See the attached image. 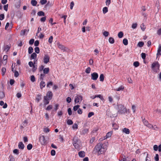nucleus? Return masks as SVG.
Returning a JSON list of instances; mask_svg holds the SVG:
<instances>
[{
  "mask_svg": "<svg viewBox=\"0 0 161 161\" xmlns=\"http://www.w3.org/2000/svg\"><path fill=\"white\" fill-rule=\"evenodd\" d=\"M37 15L39 16H44L45 15V13L42 11H40L38 12Z\"/></svg>",
  "mask_w": 161,
  "mask_h": 161,
  "instance_id": "c85d7f7f",
  "label": "nucleus"
},
{
  "mask_svg": "<svg viewBox=\"0 0 161 161\" xmlns=\"http://www.w3.org/2000/svg\"><path fill=\"white\" fill-rule=\"evenodd\" d=\"M34 41V39H32L29 41V44L31 45H32L33 44Z\"/></svg>",
  "mask_w": 161,
  "mask_h": 161,
  "instance_id": "338daca9",
  "label": "nucleus"
},
{
  "mask_svg": "<svg viewBox=\"0 0 161 161\" xmlns=\"http://www.w3.org/2000/svg\"><path fill=\"white\" fill-rule=\"evenodd\" d=\"M42 99V95L38 94L36 98V101L37 103L39 102Z\"/></svg>",
  "mask_w": 161,
  "mask_h": 161,
  "instance_id": "dca6fc26",
  "label": "nucleus"
},
{
  "mask_svg": "<svg viewBox=\"0 0 161 161\" xmlns=\"http://www.w3.org/2000/svg\"><path fill=\"white\" fill-rule=\"evenodd\" d=\"M29 30H27L26 29H24V30H22L20 33V35L21 36H24L25 35V33L26 32H28Z\"/></svg>",
  "mask_w": 161,
  "mask_h": 161,
  "instance_id": "412c9836",
  "label": "nucleus"
},
{
  "mask_svg": "<svg viewBox=\"0 0 161 161\" xmlns=\"http://www.w3.org/2000/svg\"><path fill=\"white\" fill-rule=\"evenodd\" d=\"M78 155L80 157L83 158L85 156V153L84 151H80L78 153Z\"/></svg>",
  "mask_w": 161,
  "mask_h": 161,
  "instance_id": "4468645a",
  "label": "nucleus"
},
{
  "mask_svg": "<svg viewBox=\"0 0 161 161\" xmlns=\"http://www.w3.org/2000/svg\"><path fill=\"white\" fill-rule=\"evenodd\" d=\"M46 86V83L45 82L42 80L40 83V87L41 89H42Z\"/></svg>",
  "mask_w": 161,
  "mask_h": 161,
  "instance_id": "2eb2a0df",
  "label": "nucleus"
},
{
  "mask_svg": "<svg viewBox=\"0 0 161 161\" xmlns=\"http://www.w3.org/2000/svg\"><path fill=\"white\" fill-rule=\"evenodd\" d=\"M73 144L75 149L78 150H80L81 142L79 139L76 137H74L73 139Z\"/></svg>",
  "mask_w": 161,
  "mask_h": 161,
  "instance_id": "f03ea898",
  "label": "nucleus"
},
{
  "mask_svg": "<svg viewBox=\"0 0 161 161\" xmlns=\"http://www.w3.org/2000/svg\"><path fill=\"white\" fill-rule=\"evenodd\" d=\"M123 43L125 45H127L128 44V41L127 39L125 38L123 40Z\"/></svg>",
  "mask_w": 161,
  "mask_h": 161,
  "instance_id": "7c9ffc66",
  "label": "nucleus"
},
{
  "mask_svg": "<svg viewBox=\"0 0 161 161\" xmlns=\"http://www.w3.org/2000/svg\"><path fill=\"white\" fill-rule=\"evenodd\" d=\"M141 57L144 60L145 59L146 57V54L143 53H142L141 54Z\"/></svg>",
  "mask_w": 161,
  "mask_h": 161,
  "instance_id": "052dcab7",
  "label": "nucleus"
},
{
  "mask_svg": "<svg viewBox=\"0 0 161 161\" xmlns=\"http://www.w3.org/2000/svg\"><path fill=\"white\" fill-rule=\"evenodd\" d=\"M39 42L38 40L34 42V46L36 47H37L39 45Z\"/></svg>",
  "mask_w": 161,
  "mask_h": 161,
  "instance_id": "e2e57ef3",
  "label": "nucleus"
},
{
  "mask_svg": "<svg viewBox=\"0 0 161 161\" xmlns=\"http://www.w3.org/2000/svg\"><path fill=\"white\" fill-rule=\"evenodd\" d=\"M31 80L32 82L35 81V78L34 75H32L31 76Z\"/></svg>",
  "mask_w": 161,
  "mask_h": 161,
  "instance_id": "de8ad7c7",
  "label": "nucleus"
},
{
  "mask_svg": "<svg viewBox=\"0 0 161 161\" xmlns=\"http://www.w3.org/2000/svg\"><path fill=\"white\" fill-rule=\"evenodd\" d=\"M96 97H97L99 98L102 100H104V99L103 98V97L101 95H100V94H99V95H96Z\"/></svg>",
  "mask_w": 161,
  "mask_h": 161,
  "instance_id": "4d7b16f0",
  "label": "nucleus"
},
{
  "mask_svg": "<svg viewBox=\"0 0 161 161\" xmlns=\"http://www.w3.org/2000/svg\"><path fill=\"white\" fill-rule=\"evenodd\" d=\"M10 161H14L15 159L14 157L11 155H10L9 157Z\"/></svg>",
  "mask_w": 161,
  "mask_h": 161,
  "instance_id": "49530a36",
  "label": "nucleus"
},
{
  "mask_svg": "<svg viewBox=\"0 0 161 161\" xmlns=\"http://www.w3.org/2000/svg\"><path fill=\"white\" fill-rule=\"evenodd\" d=\"M144 45V43L142 42H139L137 45V46L140 47H142Z\"/></svg>",
  "mask_w": 161,
  "mask_h": 161,
  "instance_id": "c756f323",
  "label": "nucleus"
},
{
  "mask_svg": "<svg viewBox=\"0 0 161 161\" xmlns=\"http://www.w3.org/2000/svg\"><path fill=\"white\" fill-rule=\"evenodd\" d=\"M108 11V8L107 7H105L103 8V13L104 14H106V13H107Z\"/></svg>",
  "mask_w": 161,
  "mask_h": 161,
  "instance_id": "cd10ccee",
  "label": "nucleus"
},
{
  "mask_svg": "<svg viewBox=\"0 0 161 161\" xmlns=\"http://www.w3.org/2000/svg\"><path fill=\"white\" fill-rule=\"evenodd\" d=\"M11 47V45L10 44L7 45L4 47V50L8 52L9 49Z\"/></svg>",
  "mask_w": 161,
  "mask_h": 161,
  "instance_id": "6ab92c4d",
  "label": "nucleus"
},
{
  "mask_svg": "<svg viewBox=\"0 0 161 161\" xmlns=\"http://www.w3.org/2000/svg\"><path fill=\"white\" fill-rule=\"evenodd\" d=\"M25 145L22 142H20L19 143L18 147L19 149L23 150L24 149Z\"/></svg>",
  "mask_w": 161,
  "mask_h": 161,
  "instance_id": "ddd939ff",
  "label": "nucleus"
},
{
  "mask_svg": "<svg viewBox=\"0 0 161 161\" xmlns=\"http://www.w3.org/2000/svg\"><path fill=\"white\" fill-rule=\"evenodd\" d=\"M36 11L35 9L32 10V12L31 13V16L32 17H33L36 15Z\"/></svg>",
  "mask_w": 161,
  "mask_h": 161,
  "instance_id": "4c0bfd02",
  "label": "nucleus"
},
{
  "mask_svg": "<svg viewBox=\"0 0 161 161\" xmlns=\"http://www.w3.org/2000/svg\"><path fill=\"white\" fill-rule=\"evenodd\" d=\"M123 35H124V34L123 33V32L122 31H120L119 32L118 34V37L119 38H121L122 37H123Z\"/></svg>",
  "mask_w": 161,
  "mask_h": 161,
  "instance_id": "473e14b6",
  "label": "nucleus"
},
{
  "mask_svg": "<svg viewBox=\"0 0 161 161\" xmlns=\"http://www.w3.org/2000/svg\"><path fill=\"white\" fill-rule=\"evenodd\" d=\"M14 76L15 77H17L19 76V74L17 71H15L14 72Z\"/></svg>",
  "mask_w": 161,
  "mask_h": 161,
  "instance_id": "680f3d73",
  "label": "nucleus"
},
{
  "mask_svg": "<svg viewBox=\"0 0 161 161\" xmlns=\"http://www.w3.org/2000/svg\"><path fill=\"white\" fill-rule=\"evenodd\" d=\"M161 55V45H159L158 47V49L157 53V57L160 56Z\"/></svg>",
  "mask_w": 161,
  "mask_h": 161,
  "instance_id": "f8f14e48",
  "label": "nucleus"
},
{
  "mask_svg": "<svg viewBox=\"0 0 161 161\" xmlns=\"http://www.w3.org/2000/svg\"><path fill=\"white\" fill-rule=\"evenodd\" d=\"M34 50L35 51V53H36L37 54L39 53L40 52V49L39 47H36L34 48Z\"/></svg>",
  "mask_w": 161,
  "mask_h": 161,
  "instance_id": "58836bf2",
  "label": "nucleus"
},
{
  "mask_svg": "<svg viewBox=\"0 0 161 161\" xmlns=\"http://www.w3.org/2000/svg\"><path fill=\"white\" fill-rule=\"evenodd\" d=\"M5 97V95L4 92L0 91V99L3 98Z\"/></svg>",
  "mask_w": 161,
  "mask_h": 161,
  "instance_id": "e433bc0d",
  "label": "nucleus"
},
{
  "mask_svg": "<svg viewBox=\"0 0 161 161\" xmlns=\"http://www.w3.org/2000/svg\"><path fill=\"white\" fill-rule=\"evenodd\" d=\"M108 41L111 44H113L114 42V39L112 37H110L109 38Z\"/></svg>",
  "mask_w": 161,
  "mask_h": 161,
  "instance_id": "393cba45",
  "label": "nucleus"
},
{
  "mask_svg": "<svg viewBox=\"0 0 161 161\" xmlns=\"http://www.w3.org/2000/svg\"><path fill=\"white\" fill-rule=\"evenodd\" d=\"M56 152L55 150H52L51 152V154L52 156H54L55 155Z\"/></svg>",
  "mask_w": 161,
  "mask_h": 161,
  "instance_id": "774afa93",
  "label": "nucleus"
},
{
  "mask_svg": "<svg viewBox=\"0 0 161 161\" xmlns=\"http://www.w3.org/2000/svg\"><path fill=\"white\" fill-rule=\"evenodd\" d=\"M49 71V68H45L43 70V72L44 74H47Z\"/></svg>",
  "mask_w": 161,
  "mask_h": 161,
  "instance_id": "4be33fe9",
  "label": "nucleus"
},
{
  "mask_svg": "<svg viewBox=\"0 0 161 161\" xmlns=\"http://www.w3.org/2000/svg\"><path fill=\"white\" fill-rule=\"evenodd\" d=\"M91 69L90 67H88L85 70V72L87 74H89L90 73Z\"/></svg>",
  "mask_w": 161,
  "mask_h": 161,
  "instance_id": "79ce46f5",
  "label": "nucleus"
},
{
  "mask_svg": "<svg viewBox=\"0 0 161 161\" xmlns=\"http://www.w3.org/2000/svg\"><path fill=\"white\" fill-rule=\"evenodd\" d=\"M142 122L145 125L149 128H151L152 127H153V126L151 124H149L148 121L146 120L145 118L143 119V117H142Z\"/></svg>",
  "mask_w": 161,
  "mask_h": 161,
  "instance_id": "423d86ee",
  "label": "nucleus"
},
{
  "mask_svg": "<svg viewBox=\"0 0 161 161\" xmlns=\"http://www.w3.org/2000/svg\"><path fill=\"white\" fill-rule=\"evenodd\" d=\"M53 108V106L52 105H49L46 108V109L47 110H49L52 109Z\"/></svg>",
  "mask_w": 161,
  "mask_h": 161,
  "instance_id": "3c124183",
  "label": "nucleus"
},
{
  "mask_svg": "<svg viewBox=\"0 0 161 161\" xmlns=\"http://www.w3.org/2000/svg\"><path fill=\"white\" fill-rule=\"evenodd\" d=\"M50 57L47 54H45L43 57V62L45 64H47L49 61Z\"/></svg>",
  "mask_w": 161,
  "mask_h": 161,
  "instance_id": "9d476101",
  "label": "nucleus"
},
{
  "mask_svg": "<svg viewBox=\"0 0 161 161\" xmlns=\"http://www.w3.org/2000/svg\"><path fill=\"white\" fill-rule=\"evenodd\" d=\"M7 55H4L3 58V60L4 61H5V64H6L7 62Z\"/></svg>",
  "mask_w": 161,
  "mask_h": 161,
  "instance_id": "a19ab883",
  "label": "nucleus"
},
{
  "mask_svg": "<svg viewBox=\"0 0 161 161\" xmlns=\"http://www.w3.org/2000/svg\"><path fill=\"white\" fill-rule=\"evenodd\" d=\"M0 105L1 106H3V108H7V104L6 103H4V102L3 101H1L0 102Z\"/></svg>",
  "mask_w": 161,
  "mask_h": 161,
  "instance_id": "aec40b11",
  "label": "nucleus"
},
{
  "mask_svg": "<svg viewBox=\"0 0 161 161\" xmlns=\"http://www.w3.org/2000/svg\"><path fill=\"white\" fill-rule=\"evenodd\" d=\"M13 152L14 154H15L17 155H18L19 154V150L18 149H14L13 150Z\"/></svg>",
  "mask_w": 161,
  "mask_h": 161,
  "instance_id": "8fccbe9b",
  "label": "nucleus"
},
{
  "mask_svg": "<svg viewBox=\"0 0 161 161\" xmlns=\"http://www.w3.org/2000/svg\"><path fill=\"white\" fill-rule=\"evenodd\" d=\"M37 56V54L35 53H33L31 55L30 59L31 60L32 59H36Z\"/></svg>",
  "mask_w": 161,
  "mask_h": 161,
  "instance_id": "f3484780",
  "label": "nucleus"
},
{
  "mask_svg": "<svg viewBox=\"0 0 161 161\" xmlns=\"http://www.w3.org/2000/svg\"><path fill=\"white\" fill-rule=\"evenodd\" d=\"M154 159L155 161H158L159 160V155L158 154H156Z\"/></svg>",
  "mask_w": 161,
  "mask_h": 161,
  "instance_id": "69168bd1",
  "label": "nucleus"
},
{
  "mask_svg": "<svg viewBox=\"0 0 161 161\" xmlns=\"http://www.w3.org/2000/svg\"><path fill=\"white\" fill-rule=\"evenodd\" d=\"M103 34L105 37H107L109 35V33L107 31H105L103 32Z\"/></svg>",
  "mask_w": 161,
  "mask_h": 161,
  "instance_id": "5fc2aeb1",
  "label": "nucleus"
},
{
  "mask_svg": "<svg viewBox=\"0 0 161 161\" xmlns=\"http://www.w3.org/2000/svg\"><path fill=\"white\" fill-rule=\"evenodd\" d=\"M39 141L42 145H45L47 143V141L45 140V136L41 135L40 136Z\"/></svg>",
  "mask_w": 161,
  "mask_h": 161,
  "instance_id": "0eeeda50",
  "label": "nucleus"
},
{
  "mask_svg": "<svg viewBox=\"0 0 161 161\" xmlns=\"http://www.w3.org/2000/svg\"><path fill=\"white\" fill-rule=\"evenodd\" d=\"M100 80L101 81H103L104 80V76L103 74H101L99 77Z\"/></svg>",
  "mask_w": 161,
  "mask_h": 161,
  "instance_id": "72a5a7b5",
  "label": "nucleus"
},
{
  "mask_svg": "<svg viewBox=\"0 0 161 161\" xmlns=\"http://www.w3.org/2000/svg\"><path fill=\"white\" fill-rule=\"evenodd\" d=\"M159 67L160 65L158 62H154L152 64V69L155 74L159 72Z\"/></svg>",
  "mask_w": 161,
  "mask_h": 161,
  "instance_id": "7ed1b4c3",
  "label": "nucleus"
},
{
  "mask_svg": "<svg viewBox=\"0 0 161 161\" xmlns=\"http://www.w3.org/2000/svg\"><path fill=\"white\" fill-rule=\"evenodd\" d=\"M98 76V74L96 72H93L91 74V79L93 80H97Z\"/></svg>",
  "mask_w": 161,
  "mask_h": 161,
  "instance_id": "1a4fd4ad",
  "label": "nucleus"
},
{
  "mask_svg": "<svg viewBox=\"0 0 161 161\" xmlns=\"http://www.w3.org/2000/svg\"><path fill=\"white\" fill-rule=\"evenodd\" d=\"M107 145L108 142L104 143L99 142L95 146L93 151L98 156L103 154L107 149Z\"/></svg>",
  "mask_w": 161,
  "mask_h": 161,
  "instance_id": "f257e3e1",
  "label": "nucleus"
},
{
  "mask_svg": "<svg viewBox=\"0 0 161 161\" xmlns=\"http://www.w3.org/2000/svg\"><path fill=\"white\" fill-rule=\"evenodd\" d=\"M80 107L79 105H77L74 107L73 110L75 111H76L79 109V108Z\"/></svg>",
  "mask_w": 161,
  "mask_h": 161,
  "instance_id": "6e6d98bb",
  "label": "nucleus"
},
{
  "mask_svg": "<svg viewBox=\"0 0 161 161\" xmlns=\"http://www.w3.org/2000/svg\"><path fill=\"white\" fill-rule=\"evenodd\" d=\"M67 123L69 125H71L73 124V121L71 119H68L67 121Z\"/></svg>",
  "mask_w": 161,
  "mask_h": 161,
  "instance_id": "603ef678",
  "label": "nucleus"
},
{
  "mask_svg": "<svg viewBox=\"0 0 161 161\" xmlns=\"http://www.w3.org/2000/svg\"><path fill=\"white\" fill-rule=\"evenodd\" d=\"M99 130V128L97 126L94 128V129L92 132V134H94L96 133Z\"/></svg>",
  "mask_w": 161,
  "mask_h": 161,
  "instance_id": "a878e982",
  "label": "nucleus"
},
{
  "mask_svg": "<svg viewBox=\"0 0 161 161\" xmlns=\"http://www.w3.org/2000/svg\"><path fill=\"white\" fill-rule=\"evenodd\" d=\"M40 3L41 5H44L47 3V0H41Z\"/></svg>",
  "mask_w": 161,
  "mask_h": 161,
  "instance_id": "864d4df0",
  "label": "nucleus"
},
{
  "mask_svg": "<svg viewBox=\"0 0 161 161\" xmlns=\"http://www.w3.org/2000/svg\"><path fill=\"white\" fill-rule=\"evenodd\" d=\"M68 113L69 115H71L72 114V112L70 108H69L68 109Z\"/></svg>",
  "mask_w": 161,
  "mask_h": 161,
  "instance_id": "bf43d9fd",
  "label": "nucleus"
},
{
  "mask_svg": "<svg viewBox=\"0 0 161 161\" xmlns=\"http://www.w3.org/2000/svg\"><path fill=\"white\" fill-rule=\"evenodd\" d=\"M33 51V49L32 47H30L28 48V53L29 54L31 53Z\"/></svg>",
  "mask_w": 161,
  "mask_h": 161,
  "instance_id": "2f4dec72",
  "label": "nucleus"
},
{
  "mask_svg": "<svg viewBox=\"0 0 161 161\" xmlns=\"http://www.w3.org/2000/svg\"><path fill=\"white\" fill-rule=\"evenodd\" d=\"M124 89V87L123 86H121L117 88L116 90L117 91H119L121 90H123Z\"/></svg>",
  "mask_w": 161,
  "mask_h": 161,
  "instance_id": "09e8293b",
  "label": "nucleus"
},
{
  "mask_svg": "<svg viewBox=\"0 0 161 161\" xmlns=\"http://www.w3.org/2000/svg\"><path fill=\"white\" fill-rule=\"evenodd\" d=\"M32 145L31 144H29L27 146V149L28 150H31L32 148Z\"/></svg>",
  "mask_w": 161,
  "mask_h": 161,
  "instance_id": "ea45409f",
  "label": "nucleus"
},
{
  "mask_svg": "<svg viewBox=\"0 0 161 161\" xmlns=\"http://www.w3.org/2000/svg\"><path fill=\"white\" fill-rule=\"evenodd\" d=\"M112 126L113 128L115 130H117L118 128V125L115 123H114L112 124Z\"/></svg>",
  "mask_w": 161,
  "mask_h": 161,
  "instance_id": "bb28decb",
  "label": "nucleus"
},
{
  "mask_svg": "<svg viewBox=\"0 0 161 161\" xmlns=\"http://www.w3.org/2000/svg\"><path fill=\"white\" fill-rule=\"evenodd\" d=\"M126 112V109L124 105L120 104L118 105V113L119 114H124Z\"/></svg>",
  "mask_w": 161,
  "mask_h": 161,
  "instance_id": "20e7f679",
  "label": "nucleus"
},
{
  "mask_svg": "<svg viewBox=\"0 0 161 161\" xmlns=\"http://www.w3.org/2000/svg\"><path fill=\"white\" fill-rule=\"evenodd\" d=\"M83 99V97L81 95H77L75 100V103H78L80 101H81Z\"/></svg>",
  "mask_w": 161,
  "mask_h": 161,
  "instance_id": "6e6552de",
  "label": "nucleus"
},
{
  "mask_svg": "<svg viewBox=\"0 0 161 161\" xmlns=\"http://www.w3.org/2000/svg\"><path fill=\"white\" fill-rule=\"evenodd\" d=\"M59 107V105L58 104H55V108H54V110H53L52 111V112H53V111H54L55 112H56L57 110L58 109V107Z\"/></svg>",
  "mask_w": 161,
  "mask_h": 161,
  "instance_id": "c03bdc74",
  "label": "nucleus"
},
{
  "mask_svg": "<svg viewBox=\"0 0 161 161\" xmlns=\"http://www.w3.org/2000/svg\"><path fill=\"white\" fill-rule=\"evenodd\" d=\"M133 65L136 67L139 65V63L138 61H136L134 62Z\"/></svg>",
  "mask_w": 161,
  "mask_h": 161,
  "instance_id": "37998d69",
  "label": "nucleus"
},
{
  "mask_svg": "<svg viewBox=\"0 0 161 161\" xmlns=\"http://www.w3.org/2000/svg\"><path fill=\"white\" fill-rule=\"evenodd\" d=\"M53 37L52 36H51L48 39V42L49 43H51L53 42Z\"/></svg>",
  "mask_w": 161,
  "mask_h": 161,
  "instance_id": "a18cd8bd",
  "label": "nucleus"
},
{
  "mask_svg": "<svg viewBox=\"0 0 161 161\" xmlns=\"http://www.w3.org/2000/svg\"><path fill=\"white\" fill-rule=\"evenodd\" d=\"M53 96V94L51 91H48L46 96H47L49 98V99H52Z\"/></svg>",
  "mask_w": 161,
  "mask_h": 161,
  "instance_id": "9b49d317",
  "label": "nucleus"
},
{
  "mask_svg": "<svg viewBox=\"0 0 161 161\" xmlns=\"http://www.w3.org/2000/svg\"><path fill=\"white\" fill-rule=\"evenodd\" d=\"M1 71H2V75L3 76L5 75V74L6 72V68L4 67H3L2 68Z\"/></svg>",
  "mask_w": 161,
  "mask_h": 161,
  "instance_id": "c9c22d12",
  "label": "nucleus"
},
{
  "mask_svg": "<svg viewBox=\"0 0 161 161\" xmlns=\"http://www.w3.org/2000/svg\"><path fill=\"white\" fill-rule=\"evenodd\" d=\"M123 132L128 134L130 133V131L129 129L126 128H124L122 130Z\"/></svg>",
  "mask_w": 161,
  "mask_h": 161,
  "instance_id": "a211bd4d",
  "label": "nucleus"
},
{
  "mask_svg": "<svg viewBox=\"0 0 161 161\" xmlns=\"http://www.w3.org/2000/svg\"><path fill=\"white\" fill-rule=\"evenodd\" d=\"M5 16L4 14H0V20H3Z\"/></svg>",
  "mask_w": 161,
  "mask_h": 161,
  "instance_id": "0e129e2a",
  "label": "nucleus"
},
{
  "mask_svg": "<svg viewBox=\"0 0 161 161\" xmlns=\"http://www.w3.org/2000/svg\"><path fill=\"white\" fill-rule=\"evenodd\" d=\"M31 3L33 6H36L37 4V2L36 0H31Z\"/></svg>",
  "mask_w": 161,
  "mask_h": 161,
  "instance_id": "b1692460",
  "label": "nucleus"
},
{
  "mask_svg": "<svg viewBox=\"0 0 161 161\" xmlns=\"http://www.w3.org/2000/svg\"><path fill=\"white\" fill-rule=\"evenodd\" d=\"M89 132V130L87 129H83L81 132V134L83 135H85L88 133Z\"/></svg>",
  "mask_w": 161,
  "mask_h": 161,
  "instance_id": "5701e85b",
  "label": "nucleus"
},
{
  "mask_svg": "<svg viewBox=\"0 0 161 161\" xmlns=\"http://www.w3.org/2000/svg\"><path fill=\"white\" fill-rule=\"evenodd\" d=\"M72 127L73 129H77L78 127V125L76 124L75 123L72 125Z\"/></svg>",
  "mask_w": 161,
  "mask_h": 161,
  "instance_id": "13d9d810",
  "label": "nucleus"
},
{
  "mask_svg": "<svg viewBox=\"0 0 161 161\" xmlns=\"http://www.w3.org/2000/svg\"><path fill=\"white\" fill-rule=\"evenodd\" d=\"M112 133V131H110L108 132L106 135V138L110 137Z\"/></svg>",
  "mask_w": 161,
  "mask_h": 161,
  "instance_id": "f704fd0d",
  "label": "nucleus"
},
{
  "mask_svg": "<svg viewBox=\"0 0 161 161\" xmlns=\"http://www.w3.org/2000/svg\"><path fill=\"white\" fill-rule=\"evenodd\" d=\"M57 45L58 48L63 51L64 52H67L68 48L63 45L60 44L59 43H57Z\"/></svg>",
  "mask_w": 161,
  "mask_h": 161,
  "instance_id": "39448f33",
  "label": "nucleus"
}]
</instances>
